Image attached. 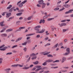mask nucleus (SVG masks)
<instances>
[{"label":"nucleus","mask_w":73,"mask_h":73,"mask_svg":"<svg viewBox=\"0 0 73 73\" xmlns=\"http://www.w3.org/2000/svg\"><path fill=\"white\" fill-rule=\"evenodd\" d=\"M68 13H69V11H67L65 12V14H68Z\"/></svg>","instance_id":"e2e57ef3"},{"label":"nucleus","mask_w":73,"mask_h":73,"mask_svg":"<svg viewBox=\"0 0 73 73\" xmlns=\"http://www.w3.org/2000/svg\"><path fill=\"white\" fill-rule=\"evenodd\" d=\"M32 16H31L29 17H28L27 18V20H31V19H32Z\"/></svg>","instance_id":"a878e982"},{"label":"nucleus","mask_w":73,"mask_h":73,"mask_svg":"<svg viewBox=\"0 0 73 73\" xmlns=\"http://www.w3.org/2000/svg\"><path fill=\"white\" fill-rule=\"evenodd\" d=\"M27 42H25L24 43H22V45H27Z\"/></svg>","instance_id":"f704fd0d"},{"label":"nucleus","mask_w":73,"mask_h":73,"mask_svg":"<svg viewBox=\"0 0 73 73\" xmlns=\"http://www.w3.org/2000/svg\"><path fill=\"white\" fill-rule=\"evenodd\" d=\"M23 14V13H18L17 14V16H21V15Z\"/></svg>","instance_id":"c85d7f7f"},{"label":"nucleus","mask_w":73,"mask_h":73,"mask_svg":"<svg viewBox=\"0 0 73 73\" xmlns=\"http://www.w3.org/2000/svg\"><path fill=\"white\" fill-rule=\"evenodd\" d=\"M7 48H8V47H4V48H0V50H3V51H4V50H5V49H7Z\"/></svg>","instance_id":"4468645a"},{"label":"nucleus","mask_w":73,"mask_h":73,"mask_svg":"<svg viewBox=\"0 0 73 73\" xmlns=\"http://www.w3.org/2000/svg\"><path fill=\"white\" fill-rule=\"evenodd\" d=\"M19 66V64H14V65H11V67H17Z\"/></svg>","instance_id":"dca6fc26"},{"label":"nucleus","mask_w":73,"mask_h":73,"mask_svg":"<svg viewBox=\"0 0 73 73\" xmlns=\"http://www.w3.org/2000/svg\"><path fill=\"white\" fill-rule=\"evenodd\" d=\"M6 29L5 28H3V30H2V31H1L0 32H1V33H2V32H3L4 31H5V30H6Z\"/></svg>","instance_id":"7c9ffc66"},{"label":"nucleus","mask_w":73,"mask_h":73,"mask_svg":"<svg viewBox=\"0 0 73 73\" xmlns=\"http://www.w3.org/2000/svg\"><path fill=\"white\" fill-rule=\"evenodd\" d=\"M23 38L22 37H20L18 38L16 40L15 42H18V41H20V40H21V39Z\"/></svg>","instance_id":"6e6552de"},{"label":"nucleus","mask_w":73,"mask_h":73,"mask_svg":"<svg viewBox=\"0 0 73 73\" xmlns=\"http://www.w3.org/2000/svg\"><path fill=\"white\" fill-rule=\"evenodd\" d=\"M17 45L14 46H13V47H12V48L13 49V48H16V47H17Z\"/></svg>","instance_id":"de8ad7c7"},{"label":"nucleus","mask_w":73,"mask_h":73,"mask_svg":"<svg viewBox=\"0 0 73 73\" xmlns=\"http://www.w3.org/2000/svg\"><path fill=\"white\" fill-rule=\"evenodd\" d=\"M64 7L65 8H68V7H70V6L66 4L64 5Z\"/></svg>","instance_id":"412c9836"},{"label":"nucleus","mask_w":73,"mask_h":73,"mask_svg":"<svg viewBox=\"0 0 73 73\" xmlns=\"http://www.w3.org/2000/svg\"><path fill=\"white\" fill-rule=\"evenodd\" d=\"M13 9H14V7H13L11 9L9 10V12H12L13 11Z\"/></svg>","instance_id":"aec40b11"},{"label":"nucleus","mask_w":73,"mask_h":73,"mask_svg":"<svg viewBox=\"0 0 73 73\" xmlns=\"http://www.w3.org/2000/svg\"><path fill=\"white\" fill-rule=\"evenodd\" d=\"M36 68H38V69H36L35 70V72H38L40 70H41V69H42V68L41 67V66H36Z\"/></svg>","instance_id":"f03ea898"},{"label":"nucleus","mask_w":73,"mask_h":73,"mask_svg":"<svg viewBox=\"0 0 73 73\" xmlns=\"http://www.w3.org/2000/svg\"><path fill=\"white\" fill-rule=\"evenodd\" d=\"M12 54V52H8L6 54V55H10Z\"/></svg>","instance_id":"e433bc0d"},{"label":"nucleus","mask_w":73,"mask_h":73,"mask_svg":"<svg viewBox=\"0 0 73 73\" xmlns=\"http://www.w3.org/2000/svg\"><path fill=\"white\" fill-rule=\"evenodd\" d=\"M33 64L35 65H37V64H38V61H36V62H33Z\"/></svg>","instance_id":"6ab92c4d"},{"label":"nucleus","mask_w":73,"mask_h":73,"mask_svg":"<svg viewBox=\"0 0 73 73\" xmlns=\"http://www.w3.org/2000/svg\"><path fill=\"white\" fill-rule=\"evenodd\" d=\"M44 31L45 30H42L41 31H39L40 33H43Z\"/></svg>","instance_id":"473e14b6"},{"label":"nucleus","mask_w":73,"mask_h":73,"mask_svg":"<svg viewBox=\"0 0 73 73\" xmlns=\"http://www.w3.org/2000/svg\"><path fill=\"white\" fill-rule=\"evenodd\" d=\"M37 58V56H35L34 57H33L32 58V60H34V59H36Z\"/></svg>","instance_id":"09e8293b"},{"label":"nucleus","mask_w":73,"mask_h":73,"mask_svg":"<svg viewBox=\"0 0 73 73\" xmlns=\"http://www.w3.org/2000/svg\"><path fill=\"white\" fill-rule=\"evenodd\" d=\"M29 35V36H33V35H35V33H33V34H28Z\"/></svg>","instance_id":"2f4dec72"},{"label":"nucleus","mask_w":73,"mask_h":73,"mask_svg":"<svg viewBox=\"0 0 73 73\" xmlns=\"http://www.w3.org/2000/svg\"><path fill=\"white\" fill-rule=\"evenodd\" d=\"M12 52L13 53H16V52H17V51L15 50H13Z\"/></svg>","instance_id":"6e6d98bb"},{"label":"nucleus","mask_w":73,"mask_h":73,"mask_svg":"<svg viewBox=\"0 0 73 73\" xmlns=\"http://www.w3.org/2000/svg\"><path fill=\"white\" fill-rule=\"evenodd\" d=\"M14 16H13L12 17H11L9 18V19H12L14 18Z\"/></svg>","instance_id":"864d4df0"},{"label":"nucleus","mask_w":73,"mask_h":73,"mask_svg":"<svg viewBox=\"0 0 73 73\" xmlns=\"http://www.w3.org/2000/svg\"><path fill=\"white\" fill-rule=\"evenodd\" d=\"M30 68V67H27L23 68V69H28Z\"/></svg>","instance_id":"b1692460"},{"label":"nucleus","mask_w":73,"mask_h":73,"mask_svg":"<svg viewBox=\"0 0 73 73\" xmlns=\"http://www.w3.org/2000/svg\"><path fill=\"white\" fill-rule=\"evenodd\" d=\"M50 53V52H48L46 53V52H41L40 53V54H43V55H44V56H45V55H48V54H49Z\"/></svg>","instance_id":"7ed1b4c3"},{"label":"nucleus","mask_w":73,"mask_h":73,"mask_svg":"<svg viewBox=\"0 0 73 73\" xmlns=\"http://www.w3.org/2000/svg\"><path fill=\"white\" fill-rule=\"evenodd\" d=\"M49 72V71H44V73H48Z\"/></svg>","instance_id":"680f3d73"},{"label":"nucleus","mask_w":73,"mask_h":73,"mask_svg":"<svg viewBox=\"0 0 73 73\" xmlns=\"http://www.w3.org/2000/svg\"><path fill=\"white\" fill-rule=\"evenodd\" d=\"M53 19H54V18H48L47 19L48 21H50L52 20H53Z\"/></svg>","instance_id":"4c0bfd02"},{"label":"nucleus","mask_w":73,"mask_h":73,"mask_svg":"<svg viewBox=\"0 0 73 73\" xmlns=\"http://www.w3.org/2000/svg\"><path fill=\"white\" fill-rule=\"evenodd\" d=\"M47 57H53V55L52 54H49L48 55H47Z\"/></svg>","instance_id":"bb28decb"},{"label":"nucleus","mask_w":73,"mask_h":73,"mask_svg":"<svg viewBox=\"0 0 73 73\" xmlns=\"http://www.w3.org/2000/svg\"><path fill=\"white\" fill-rule=\"evenodd\" d=\"M42 22V20H40V22H39V23L41 24Z\"/></svg>","instance_id":"13d9d810"},{"label":"nucleus","mask_w":73,"mask_h":73,"mask_svg":"<svg viewBox=\"0 0 73 73\" xmlns=\"http://www.w3.org/2000/svg\"><path fill=\"white\" fill-rule=\"evenodd\" d=\"M41 28V26H36L34 28L35 31H39L40 29L38 28Z\"/></svg>","instance_id":"20e7f679"},{"label":"nucleus","mask_w":73,"mask_h":73,"mask_svg":"<svg viewBox=\"0 0 73 73\" xmlns=\"http://www.w3.org/2000/svg\"><path fill=\"white\" fill-rule=\"evenodd\" d=\"M5 46V45L3 44L1 46V47H0V48H3V47H4V46Z\"/></svg>","instance_id":"5fc2aeb1"},{"label":"nucleus","mask_w":73,"mask_h":73,"mask_svg":"<svg viewBox=\"0 0 73 73\" xmlns=\"http://www.w3.org/2000/svg\"><path fill=\"white\" fill-rule=\"evenodd\" d=\"M11 69L10 68H7L5 70L6 71V72L7 73H9V70H11Z\"/></svg>","instance_id":"ddd939ff"},{"label":"nucleus","mask_w":73,"mask_h":73,"mask_svg":"<svg viewBox=\"0 0 73 73\" xmlns=\"http://www.w3.org/2000/svg\"><path fill=\"white\" fill-rule=\"evenodd\" d=\"M46 62H53V60L49 59L46 60Z\"/></svg>","instance_id":"9d476101"},{"label":"nucleus","mask_w":73,"mask_h":73,"mask_svg":"<svg viewBox=\"0 0 73 73\" xmlns=\"http://www.w3.org/2000/svg\"><path fill=\"white\" fill-rule=\"evenodd\" d=\"M42 8H45V5H46V4L44 3H43V4H42Z\"/></svg>","instance_id":"a211bd4d"},{"label":"nucleus","mask_w":73,"mask_h":73,"mask_svg":"<svg viewBox=\"0 0 73 73\" xmlns=\"http://www.w3.org/2000/svg\"><path fill=\"white\" fill-rule=\"evenodd\" d=\"M11 13H7L6 14L7 15L6 16V17H7V18H8L9 17H10V16H11Z\"/></svg>","instance_id":"1a4fd4ad"},{"label":"nucleus","mask_w":73,"mask_h":73,"mask_svg":"<svg viewBox=\"0 0 73 73\" xmlns=\"http://www.w3.org/2000/svg\"><path fill=\"white\" fill-rule=\"evenodd\" d=\"M23 19V17H21L19 18V20H22Z\"/></svg>","instance_id":"338daca9"},{"label":"nucleus","mask_w":73,"mask_h":73,"mask_svg":"<svg viewBox=\"0 0 73 73\" xmlns=\"http://www.w3.org/2000/svg\"><path fill=\"white\" fill-rule=\"evenodd\" d=\"M3 61V58H0V64L2 63V61Z\"/></svg>","instance_id":"c03bdc74"},{"label":"nucleus","mask_w":73,"mask_h":73,"mask_svg":"<svg viewBox=\"0 0 73 73\" xmlns=\"http://www.w3.org/2000/svg\"><path fill=\"white\" fill-rule=\"evenodd\" d=\"M42 23L43 24H44V23H45V20L44 19H43V20H42Z\"/></svg>","instance_id":"69168bd1"},{"label":"nucleus","mask_w":73,"mask_h":73,"mask_svg":"<svg viewBox=\"0 0 73 73\" xmlns=\"http://www.w3.org/2000/svg\"><path fill=\"white\" fill-rule=\"evenodd\" d=\"M66 58H65V57H63L62 58V63H63V62H64V61H65V60H66Z\"/></svg>","instance_id":"2eb2a0df"},{"label":"nucleus","mask_w":73,"mask_h":73,"mask_svg":"<svg viewBox=\"0 0 73 73\" xmlns=\"http://www.w3.org/2000/svg\"><path fill=\"white\" fill-rule=\"evenodd\" d=\"M66 52L70 53V48H67L66 49Z\"/></svg>","instance_id":"f3484780"},{"label":"nucleus","mask_w":73,"mask_h":73,"mask_svg":"<svg viewBox=\"0 0 73 73\" xmlns=\"http://www.w3.org/2000/svg\"><path fill=\"white\" fill-rule=\"evenodd\" d=\"M59 9H59V8H56L54 9V10L58 11V10H59Z\"/></svg>","instance_id":"c9c22d12"},{"label":"nucleus","mask_w":73,"mask_h":73,"mask_svg":"<svg viewBox=\"0 0 73 73\" xmlns=\"http://www.w3.org/2000/svg\"><path fill=\"white\" fill-rule=\"evenodd\" d=\"M30 59H31V57H29L27 60V62H28L29 61V60H30Z\"/></svg>","instance_id":"603ef678"},{"label":"nucleus","mask_w":73,"mask_h":73,"mask_svg":"<svg viewBox=\"0 0 73 73\" xmlns=\"http://www.w3.org/2000/svg\"><path fill=\"white\" fill-rule=\"evenodd\" d=\"M12 7V6L11 5H10L9 6V7H8L7 8V9H11V7Z\"/></svg>","instance_id":"393cba45"},{"label":"nucleus","mask_w":73,"mask_h":73,"mask_svg":"<svg viewBox=\"0 0 73 73\" xmlns=\"http://www.w3.org/2000/svg\"><path fill=\"white\" fill-rule=\"evenodd\" d=\"M27 0H25L24 1H23V2L22 3V4H25V3H27Z\"/></svg>","instance_id":"ea45409f"},{"label":"nucleus","mask_w":73,"mask_h":73,"mask_svg":"<svg viewBox=\"0 0 73 73\" xmlns=\"http://www.w3.org/2000/svg\"><path fill=\"white\" fill-rule=\"evenodd\" d=\"M30 38H31V37L28 36L27 38V40H29V39H30Z\"/></svg>","instance_id":"052dcab7"},{"label":"nucleus","mask_w":73,"mask_h":73,"mask_svg":"<svg viewBox=\"0 0 73 73\" xmlns=\"http://www.w3.org/2000/svg\"><path fill=\"white\" fill-rule=\"evenodd\" d=\"M25 27H20L19 28V29H25Z\"/></svg>","instance_id":"58836bf2"},{"label":"nucleus","mask_w":73,"mask_h":73,"mask_svg":"<svg viewBox=\"0 0 73 73\" xmlns=\"http://www.w3.org/2000/svg\"><path fill=\"white\" fill-rule=\"evenodd\" d=\"M68 54H69V53L67 52L63 54L64 56H67V55H68Z\"/></svg>","instance_id":"5701e85b"},{"label":"nucleus","mask_w":73,"mask_h":73,"mask_svg":"<svg viewBox=\"0 0 73 73\" xmlns=\"http://www.w3.org/2000/svg\"><path fill=\"white\" fill-rule=\"evenodd\" d=\"M37 6L38 7H41V6L39 4H37Z\"/></svg>","instance_id":"4d7b16f0"},{"label":"nucleus","mask_w":73,"mask_h":73,"mask_svg":"<svg viewBox=\"0 0 73 73\" xmlns=\"http://www.w3.org/2000/svg\"><path fill=\"white\" fill-rule=\"evenodd\" d=\"M27 48L26 47H25L24 49H23V50H24V52H26L27 51Z\"/></svg>","instance_id":"a19ab883"},{"label":"nucleus","mask_w":73,"mask_h":73,"mask_svg":"<svg viewBox=\"0 0 73 73\" xmlns=\"http://www.w3.org/2000/svg\"><path fill=\"white\" fill-rule=\"evenodd\" d=\"M24 10L23 9L19 11V12H24Z\"/></svg>","instance_id":"3c124183"},{"label":"nucleus","mask_w":73,"mask_h":73,"mask_svg":"<svg viewBox=\"0 0 73 73\" xmlns=\"http://www.w3.org/2000/svg\"><path fill=\"white\" fill-rule=\"evenodd\" d=\"M1 36H2V37H7V34L6 33L2 34L1 35Z\"/></svg>","instance_id":"f8f14e48"},{"label":"nucleus","mask_w":73,"mask_h":73,"mask_svg":"<svg viewBox=\"0 0 73 73\" xmlns=\"http://www.w3.org/2000/svg\"><path fill=\"white\" fill-rule=\"evenodd\" d=\"M50 14L47 15H46L43 17V19H46L47 17H50Z\"/></svg>","instance_id":"423d86ee"},{"label":"nucleus","mask_w":73,"mask_h":73,"mask_svg":"<svg viewBox=\"0 0 73 73\" xmlns=\"http://www.w3.org/2000/svg\"><path fill=\"white\" fill-rule=\"evenodd\" d=\"M66 25V24L65 23H62L60 25V27H61L62 26H65Z\"/></svg>","instance_id":"9b49d317"},{"label":"nucleus","mask_w":73,"mask_h":73,"mask_svg":"<svg viewBox=\"0 0 73 73\" xmlns=\"http://www.w3.org/2000/svg\"><path fill=\"white\" fill-rule=\"evenodd\" d=\"M21 1H19L18 2H17V5H19V7L20 8H21V7H23V4H22V3H21ZM19 3H20V4H19Z\"/></svg>","instance_id":"f257e3e1"},{"label":"nucleus","mask_w":73,"mask_h":73,"mask_svg":"<svg viewBox=\"0 0 73 73\" xmlns=\"http://www.w3.org/2000/svg\"><path fill=\"white\" fill-rule=\"evenodd\" d=\"M66 21V20H63L61 21V22L62 23H64V22H65Z\"/></svg>","instance_id":"8fccbe9b"},{"label":"nucleus","mask_w":73,"mask_h":73,"mask_svg":"<svg viewBox=\"0 0 73 73\" xmlns=\"http://www.w3.org/2000/svg\"><path fill=\"white\" fill-rule=\"evenodd\" d=\"M18 66H19V67H23V65L20 64H18Z\"/></svg>","instance_id":"bf43d9fd"},{"label":"nucleus","mask_w":73,"mask_h":73,"mask_svg":"<svg viewBox=\"0 0 73 73\" xmlns=\"http://www.w3.org/2000/svg\"><path fill=\"white\" fill-rule=\"evenodd\" d=\"M4 23V21L0 23V25L1 27H3V26H5V25H3Z\"/></svg>","instance_id":"0eeeda50"},{"label":"nucleus","mask_w":73,"mask_h":73,"mask_svg":"<svg viewBox=\"0 0 73 73\" xmlns=\"http://www.w3.org/2000/svg\"><path fill=\"white\" fill-rule=\"evenodd\" d=\"M58 43L56 44L55 46H54V47H53L52 48H57V46H58Z\"/></svg>","instance_id":"72a5a7b5"},{"label":"nucleus","mask_w":73,"mask_h":73,"mask_svg":"<svg viewBox=\"0 0 73 73\" xmlns=\"http://www.w3.org/2000/svg\"><path fill=\"white\" fill-rule=\"evenodd\" d=\"M64 9H65V8H63L62 9H60L59 10V11L60 12V11H63L64 10Z\"/></svg>","instance_id":"79ce46f5"},{"label":"nucleus","mask_w":73,"mask_h":73,"mask_svg":"<svg viewBox=\"0 0 73 73\" xmlns=\"http://www.w3.org/2000/svg\"><path fill=\"white\" fill-rule=\"evenodd\" d=\"M46 62H46H44L42 64V65L43 66H45V65H46L47 64Z\"/></svg>","instance_id":"c756f323"},{"label":"nucleus","mask_w":73,"mask_h":73,"mask_svg":"<svg viewBox=\"0 0 73 73\" xmlns=\"http://www.w3.org/2000/svg\"><path fill=\"white\" fill-rule=\"evenodd\" d=\"M59 61L60 60H56L55 61L53 62H59Z\"/></svg>","instance_id":"49530a36"},{"label":"nucleus","mask_w":73,"mask_h":73,"mask_svg":"<svg viewBox=\"0 0 73 73\" xmlns=\"http://www.w3.org/2000/svg\"><path fill=\"white\" fill-rule=\"evenodd\" d=\"M44 72V70L41 71H40L39 73H42V72Z\"/></svg>","instance_id":"774afa93"},{"label":"nucleus","mask_w":73,"mask_h":73,"mask_svg":"<svg viewBox=\"0 0 73 73\" xmlns=\"http://www.w3.org/2000/svg\"><path fill=\"white\" fill-rule=\"evenodd\" d=\"M69 30V29H63V32H66V31H68Z\"/></svg>","instance_id":"cd10ccee"},{"label":"nucleus","mask_w":73,"mask_h":73,"mask_svg":"<svg viewBox=\"0 0 73 73\" xmlns=\"http://www.w3.org/2000/svg\"><path fill=\"white\" fill-rule=\"evenodd\" d=\"M12 31V29H9L6 30V32H11V31Z\"/></svg>","instance_id":"4be33fe9"},{"label":"nucleus","mask_w":73,"mask_h":73,"mask_svg":"<svg viewBox=\"0 0 73 73\" xmlns=\"http://www.w3.org/2000/svg\"><path fill=\"white\" fill-rule=\"evenodd\" d=\"M72 11H73V10H70L68 11L69 13H72Z\"/></svg>","instance_id":"a18cd8bd"},{"label":"nucleus","mask_w":73,"mask_h":73,"mask_svg":"<svg viewBox=\"0 0 73 73\" xmlns=\"http://www.w3.org/2000/svg\"><path fill=\"white\" fill-rule=\"evenodd\" d=\"M38 4L40 5H41V4H43L44 3V1H43V0H40V1H38Z\"/></svg>","instance_id":"39448f33"},{"label":"nucleus","mask_w":73,"mask_h":73,"mask_svg":"<svg viewBox=\"0 0 73 73\" xmlns=\"http://www.w3.org/2000/svg\"><path fill=\"white\" fill-rule=\"evenodd\" d=\"M19 60V58H17L16 60V61H18Z\"/></svg>","instance_id":"0e129e2a"},{"label":"nucleus","mask_w":73,"mask_h":73,"mask_svg":"<svg viewBox=\"0 0 73 73\" xmlns=\"http://www.w3.org/2000/svg\"><path fill=\"white\" fill-rule=\"evenodd\" d=\"M31 56H36V55L34 53H32L31 55Z\"/></svg>","instance_id":"37998d69"}]
</instances>
